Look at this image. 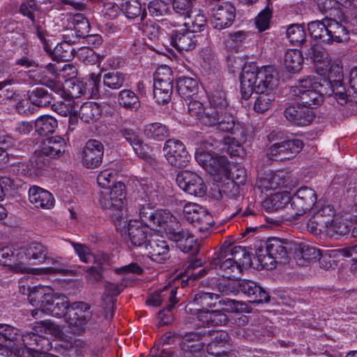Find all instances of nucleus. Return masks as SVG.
Instances as JSON below:
<instances>
[{
  "mask_svg": "<svg viewBox=\"0 0 357 357\" xmlns=\"http://www.w3.org/2000/svg\"><path fill=\"white\" fill-rule=\"evenodd\" d=\"M310 76L300 81L299 85L293 87L291 92L302 106L313 109L324 102V96H333L340 105H353L357 101L356 96L347 94L342 83L343 75L337 79Z\"/></svg>",
  "mask_w": 357,
  "mask_h": 357,
  "instance_id": "f257e3e1",
  "label": "nucleus"
},
{
  "mask_svg": "<svg viewBox=\"0 0 357 357\" xmlns=\"http://www.w3.org/2000/svg\"><path fill=\"white\" fill-rule=\"evenodd\" d=\"M241 93L244 100L249 99L255 92L257 95L254 109L257 113L268 110L275 99L273 88L278 80L272 66L260 69L255 64L245 65L240 76Z\"/></svg>",
  "mask_w": 357,
  "mask_h": 357,
  "instance_id": "f03ea898",
  "label": "nucleus"
},
{
  "mask_svg": "<svg viewBox=\"0 0 357 357\" xmlns=\"http://www.w3.org/2000/svg\"><path fill=\"white\" fill-rule=\"evenodd\" d=\"M317 196L314 190L308 187H301L290 198L288 195L276 193L271 198L274 210L285 206L289 202L291 209V217L298 219L306 212L313 209L317 203Z\"/></svg>",
  "mask_w": 357,
  "mask_h": 357,
  "instance_id": "7ed1b4c3",
  "label": "nucleus"
},
{
  "mask_svg": "<svg viewBox=\"0 0 357 357\" xmlns=\"http://www.w3.org/2000/svg\"><path fill=\"white\" fill-rule=\"evenodd\" d=\"M165 234L169 240L176 243L178 248L185 253L198 255L201 245L188 231L183 229L179 222L174 218L165 228Z\"/></svg>",
  "mask_w": 357,
  "mask_h": 357,
  "instance_id": "20e7f679",
  "label": "nucleus"
},
{
  "mask_svg": "<svg viewBox=\"0 0 357 357\" xmlns=\"http://www.w3.org/2000/svg\"><path fill=\"white\" fill-rule=\"evenodd\" d=\"M91 306L85 302H74L70 304L64 317L74 334L81 335L85 331V325L91 319Z\"/></svg>",
  "mask_w": 357,
  "mask_h": 357,
  "instance_id": "39448f33",
  "label": "nucleus"
},
{
  "mask_svg": "<svg viewBox=\"0 0 357 357\" xmlns=\"http://www.w3.org/2000/svg\"><path fill=\"white\" fill-rule=\"evenodd\" d=\"M303 142L298 139L276 142L267 150L266 156L270 160L281 161L295 157L303 149Z\"/></svg>",
  "mask_w": 357,
  "mask_h": 357,
  "instance_id": "423d86ee",
  "label": "nucleus"
},
{
  "mask_svg": "<svg viewBox=\"0 0 357 357\" xmlns=\"http://www.w3.org/2000/svg\"><path fill=\"white\" fill-rule=\"evenodd\" d=\"M163 152L169 164L177 168H183L190 163L191 156L185 146L178 139H167L163 147Z\"/></svg>",
  "mask_w": 357,
  "mask_h": 357,
  "instance_id": "0eeeda50",
  "label": "nucleus"
},
{
  "mask_svg": "<svg viewBox=\"0 0 357 357\" xmlns=\"http://www.w3.org/2000/svg\"><path fill=\"white\" fill-rule=\"evenodd\" d=\"M178 186L189 195L202 197L206 195L207 187L202 177L191 171H180L176 178Z\"/></svg>",
  "mask_w": 357,
  "mask_h": 357,
  "instance_id": "6e6552de",
  "label": "nucleus"
},
{
  "mask_svg": "<svg viewBox=\"0 0 357 357\" xmlns=\"http://www.w3.org/2000/svg\"><path fill=\"white\" fill-rule=\"evenodd\" d=\"M139 218L141 222L147 227V229H152L158 227H162L165 231L167 225L175 218L169 213L165 211H155L149 205L142 206L139 208Z\"/></svg>",
  "mask_w": 357,
  "mask_h": 357,
  "instance_id": "1a4fd4ad",
  "label": "nucleus"
},
{
  "mask_svg": "<svg viewBox=\"0 0 357 357\" xmlns=\"http://www.w3.org/2000/svg\"><path fill=\"white\" fill-rule=\"evenodd\" d=\"M236 17V8L229 2H222L211 8V24L218 30L230 26Z\"/></svg>",
  "mask_w": 357,
  "mask_h": 357,
  "instance_id": "9d476101",
  "label": "nucleus"
},
{
  "mask_svg": "<svg viewBox=\"0 0 357 357\" xmlns=\"http://www.w3.org/2000/svg\"><path fill=\"white\" fill-rule=\"evenodd\" d=\"M313 210L314 211L308 220L307 228L313 233L326 231L333 221L334 210L329 205L323 206L321 208L317 205Z\"/></svg>",
  "mask_w": 357,
  "mask_h": 357,
  "instance_id": "9b49d317",
  "label": "nucleus"
},
{
  "mask_svg": "<svg viewBox=\"0 0 357 357\" xmlns=\"http://www.w3.org/2000/svg\"><path fill=\"white\" fill-rule=\"evenodd\" d=\"M38 333L33 331L21 335V340L24 345V349L19 357H21L25 351H29L31 356L36 357L42 352L47 351L51 349L52 345L49 339L38 335Z\"/></svg>",
  "mask_w": 357,
  "mask_h": 357,
  "instance_id": "f8f14e48",
  "label": "nucleus"
},
{
  "mask_svg": "<svg viewBox=\"0 0 357 357\" xmlns=\"http://www.w3.org/2000/svg\"><path fill=\"white\" fill-rule=\"evenodd\" d=\"M104 155V145L96 139H89L82 150V164L88 169L100 166Z\"/></svg>",
  "mask_w": 357,
  "mask_h": 357,
  "instance_id": "ddd939ff",
  "label": "nucleus"
},
{
  "mask_svg": "<svg viewBox=\"0 0 357 357\" xmlns=\"http://www.w3.org/2000/svg\"><path fill=\"white\" fill-rule=\"evenodd\" d=\"M284 116L287 121L298 126H306L312 123L316 114L314 109L297 105H289L284 110Z\"/></svg>",
  "mask_w": 357,
  "mask_h": 357,
  "instance_id": "4468645a",
  "label": "nucleus"
},
{
  "mask_svg": "<svg viewBox=\"0 0 357 357\" xmlns=\"http://www.w3.org/2000/svg\"><path fill=\"white\" fill-rule=\"evenodd\" d=\"M236 290L243 294L248 301L252 303H269L270 296L268 292L256 282L241 280L237 282Z\"/></svg>",
  "mask_w": 357,
  "mask_h": 357,
  "instance_id": "2eb2a0df",
  "label": "nucleus"
},
{
  "mask_svg": "<svg viewBox=\"0 0 357 357\" xmlns=\"http://www.w3.org/2000/svg\"><path fill=\"white\" fill-rule=\"evenodd\" d=\"M328 38L330 43L333 41L341 43L349 39V32L357 33V27L354 23L344 19L342 21L338 22L335 19L327 18Z\"/></svg>",
  "mask_w": 357,
  "mask_h": 357,
  "instance_id": "dca6fc26",
  "label": "nucleus"
},
{
  "mask_svg": "<svg viewBox=\"0 0 357 357\" xmlns=\"http://www.w3.org/2000/svg\"><path fill=\"white\" fill-rule=\"evenodd\" d=\"M145 249L150 259L158 263H163L169 257L167 242L155 233L149 236Z\"/></svg>",
  "mask_w": 357,
  "mask_h": 357,
  "instance_id": "f3484780",
  "label": "nucleus"
},
{
  "mask_svg": "<svg viewBox=\"0 0 357 357\" xmlns=\"http://www.w3.org/2000/svg\"><path fill=\"white\" fill-rule=\"evenodd\" d=\"M263 246L267 254L282 262V259H287L288 253L293 252L295 242L287 239L271 238L265 241Z\"/></svg>",
  "mask_w": 357,
  "mask_h": 357,
  "instance_id": "a211bd4d",
  "label": "nucleus"
},
{
  "mask_svg": "<svg viewBox=\"0 0 357 357\" xmlns=\"http://www.w3.org/2000/svg\"><path fill=\"white\" fill-rule=\"evenodd\" d=\"M186 219L193 223L199 231H206L213 225L212 217L197 204L185 205L183 208Z\"/></svg>",
  "mask_w": 357,
  "mask_h": 357,
  "instance_id": "6ab92c4d",
  "label": "nucleus"
},
{
  "mask_svg": "<svg viewBox=\"0 0 357 357\" xmlns=\"http://www.w3.org/2000/svg\"><path fill=\"white\" fill-rule=\"evenodd\" d=\"M170 44L178 51H190L197 45L195 35L190 30H173L170 34Z\"/></svg>",
  "mask_w": 357,
  "mask_h": 357,
  "instance_id": "aec40b11",
  "label": "nucleus"
},
{
  "mask_svg": "<svg viewBox=\"0 0 357 357\" xmlns=\"http://www.w3.org/2000/svg\"><path fill=\"white\" fill-rule=\"evenodd\" d=\"M182 342L180 344L181 357H192L195 354L199 353L202 351L204 347V343L202 340L203 335L200 333H185L181 335Z\"/></svg>",
  "mask_w": 357,
  "mask_h": 357,
  "instance_id": "412c9836",
  "label": "nucleus"
},
{
  "mask_svg": "<svg viewBox=\"0 0 357 357\" xmlns=\"http://www.w3.org/2000/svg\"><path fill=\"white\" fill-rule=\"evenodd\" d=\"M219 294L200 290L192 295L189 305L196 308V312L218 307Z\"/></svg>",
  "mask_w": 357,
  "mask_h": 357,
  "instance_id": "4be33fe9",
  "label": "nucleus"
},
{
  "mask_svg": "<svg viewBox=\"0 0 357 357\" xmlns=\"http://www.w3.org/2000/svg\"><path fill=\"white\" fill-rule=\"evenodd\" d=\"M293 253L295 257L298 259H303L306 261L318 259L321 266L324 268H328L331 266L330 264L325 266L323 262L326 259L327 256H322L321 251L305 243H296L294 248Z\"/></svg>",
  "mask_w": 357,
  "mask_h": 357,
  "instance_id": "5701e85b",
  "label": "nucleus"
},
{
  "mask_svg": "<svg viewBox=\"0 0 357 357\" xmlns=\"http://www.w3.org/2000/svg\"><path fill=\"white\" fill-rule=\"evenodd\" d=\"M198 321L206 327L225 326L229 322V317L219 310L198 311L195 313Z\"/></svg>",
  "mask_w": 357,
  "mask_h": 357,
  "instance_id": "b1692460",
  "label": "nucleus"
},
{
  "mask_svg": "<svg viewBox=\"0 0 357 357\" xmlns=\"http://www.w3.org/2000/svg\"><path fill=\"white\" fill-rule=\"evenodd\" d=\"M153 234L149 233L147 227L141 222L130 220L128 225V235L131 244L135 247H140L147 243L149 236Z\"/></svg>",
  "mask_w": 357,
  "mask_h": 357,
  "instance_id": "393cba45",
  "label": "nucleus"
},
{
  "mask_svg": "<svg viewBox=\"0 0 357 357\" xmlns=\"http://www.w3.org/2000/svg\"><path fill=\"white\" fill-rule=\"evenodd\" d=\"M68 29L66 33H70L71 38L76 40L78 38H84L90 31L89 20L82 13H76L68 20Z\"/></svg>",
  "mask_w": 357,
  "mask_h": 357,
  "instance_id": "a878e982",
  "label": "nucleus"
},
{
  "mask_svg": "<svg viewBox=\"0 0 357 357\" xmlns=\"http://www.w3.org/2000/svg\"><path fill=\"white\" fill-rule=\"evenodd\" d=\"M63 37L65 40L59 43L52 50V59L54 61H69L74 58L76 53L75 49L72 45L76 40L71 38L70 33H65Z\"/></svg>",
  "mask_w": 357,
  "mask_h": 357,
  "instance_id": "bb28decb",
  "label": "nucleus"
},
{
  "mask_svg": "<svg viewBox=\"0 0 357 357\" xmlns=\"http://www.w3.org/2000/svg\"><path fill=\"white\" fill-rule=\"evenodd\" d=\"M69 301L63 294L54 293L50 295V298L45 305L43 312L56 317H63L69 307Z\"/></svg>",
  "mask_w": 357,
  "mask_h": 357,
  "instance_id": "cd10ccee",
  "label": "nucleus"
},
{
  "mask_svg": "<svg viewBox=\"0 0 357 357\" xmlns=\"http://www.w3.org/2000/svg\"><path fill=\"white\" fill-rule=\"evenodd\" d=\"M66 143L60 136H55L46 139L39 146L42 153L49 158L60 157L66 151Z\"/></svg>",
  "mask_w": 357,
  "mask_h": 357,
  "instance_id": "c85d7f7f",
  "label": "nucleus"
},
{
  "mask_svg": "<svg viewBox=\"0 0 357 357\" xmlns=\"http://www.w3.org/2000/svg\"><path fill=\"white\" fill-rule=\"evenodd\" d=\"M229 168L230 163L226 156L214 155L204 169L215 176V181H220L222 176L227 177Z\"/></svg>",
  "mask_w": 357,
  "mask_h": 357,
  "instance_id": "c756f323",
  "label": "nucleus"
},
{
  "mask_svg": "<svg viewBox=\"0 0 357 357\" xmlns=\"http://www.w3.org/2000/svg\"><path fill=\"white\" fill-rule=\"evenodd\" d=\"M29 199L36 208H50L54 203L52 195L47 190L38 186L30 188Z\"/></svg>",
  "mask_w": 357,
  "mask_h": 357,
  "instance_id": "7c9ffc66",
  "label": "nucleus"
},
{
  "mask_svg": "<svg viewBox=\"0 0 357 357\" xmlns=\"http://www.w3.org/2000/svg\"><path fill=\"white\" fill-rule=\"evenodd\" d=\"M230 337L225 331L216 333L213 340L208 344L207 351L215 356H222L227 353L230 348Z\"/></svg>",
  "mask_w": 357,
  "mask_h": 357,
  "instance_id": "2f4dec72",
  "label": "nucleus"
},
{
  "mask_svg": "<svg viewBox=\"0 0 357 357\" xmlns=\"http://www.w3.org/2000/svg\"><path fill=\"white\" fill-rule=\"evenodd\" d=\"M183 287L173 288L170 290L169 295L168 296V304L167 305L166 307L163 308L158 314L159 324L160 326L168 325L173 321L174 317L171 310L178 302V298H177L178 292L183 295Z\"/></svg>",
  "mask_w": 357,
  "mask_h": 357,
  "instance_id": "473e14b6",
  "label": "nucleus"
},
{
  "mask_svg": "<svg viewBox=\"0 0 357 357\" xmlns=\"http://www.w3.org/2000/svg\"><path fill=\"white\" fill-rule=\"evenodd\" d=\"M53 289L47 287L34 286L29 295V303L34 307H38L41 312L50 301Z\"/></svg>",
  "mask_w": 357,
  "mask_h": 357,
  "instance_id": "72a5a7b5",
  "label": "nucleus"
},
{
  "mask_svg": "<svg viewBox=\"0 0 357 357\" xmlns=\"http://www.w3.org/2000/svg\"><path fill=\"white\" fill-rule=\"evenodd\" d=\"M145 137L152 141H164L170 135V131L167 126L159 122L146 124L144 128Z\"/></svg>",
  "mask_w": 357,
  "mask_h": 357,
  "instance_id": "f704fd0d",
  "label": "nucleus"
},
{
  "mask_svg": "<svg viewBox=\"0 0 357 357\" xmlns=\"http://www.w3.org/2000/svg\"><path fill=\"white\" fill-rule=\"evenodd\" d=\"M303 53L298 50H288L284 56V65L286 70L291 73H298L303 68Z\"/></svg>",
  "mask_w": 357,
  "mask_h": 357,
  "instance_id": "c9c22d12",
  "label": "nucleus"
},
{
  "mask_svg": "<svg viewBox=\"0 0 357 357\" xmlns=\"http://www.w3.org/2000/svg\"><path fill=\"white\" fill-rule=\"evenodd\" d=\"M198 82L192 77H181L177 79L176 91L183 99H189L198 92Z\"/></svg>",
  "mask_w": 357,
  "mask_h": 357,
  "instance_id": "e433bc0d",
  "label": "nucleus"
},
{
  "mask_svg": "<svg viewBox=\"0 0 357 357\" xmlns=\"http://www.w3.org/2000/svg\"><path fill=\"white\" fill-rule=\"evenodd\" d=\"M118 104L126 110L137 111L140 101L137 94L130 89H123L117 93Z\"/></svg>",
  "mask_w": 357,
  "mask_h": 357,
  "instance_id": "4c0bfd02",
  "label": "nucleus"
},
{
  "mask_svg": "<svg viewBox=\"0 0 357 357\" xmlns=\"http://www.w3.org/2000/svg\"><path fill=\"white\" fill-rule=\"evenodd\" d=\"M27 96L30 102L38 107H47L54 99L52 94L43 87H36L29 91Z\"/></svg>",
  "mask_w": 357,
  "mask_h": 357,
  "instance_id": "58836bf2",
  "label": "nucleus"
},
{
  "mask_svg": "<svg viewBox=\"0 0 357 357\" xmlns=\"http://www.w3.org/2000/svg\"><path fill=\"white\" fill-rule=\"evenodd\" d=\"M220 307L223 312L230 313H243L250 312V307L248 305L242 301H238L230 298H223L219 295L218 307Z\"/></svg>",
  "mask_w": 357,
  "mask_h": 357,
  "instance_id": "ea45409f",
  "label": "nucleus"
},
{
  "mask_svg": "<svg viewBox=\"0 0 357 357\" xmlns=\"http://www.w3.org/2000/svg\"><path fill=\"white\" fill-rule=\"evenodd\" d=\"M102 114L100 105L96 102L84 103L79 109V116L85 123L93 122L100 119Z\"/></svg>",
  "mask_w": 357,
  "mask_h": 357,
  "instance_id": "a19ab883",
  "label": "nucleus"
},
{
  "mask_svg": "<svg viewBox=\"0 0 357 357\" xmlns=\"http://www.w3.org/2000/svg\"><path fill=\"white\" fill-rule=\"evenodd\" d=\"M58 126L57 120L50 115L39 116L35 121L36 131L40 135L52 134Z\"/></svg>",
  "mask_w": 357,
  "mask_h": 357,
  "instance_id": "79ce46f5",
  "label": "nucleus"
},
{
  "mask_svg": "<svg viewBox=\"0 0 357 357\" xmlns=\"http://www.w3.org/2000/svg\"><path fill=\"white\" fill-rule=\"evenodd\" d=\"M328 24L327 18L322 21H313L307 24V30L312 38L314 39L321 40L322 42L330 43V38H328V29L326 24Z\"/></svg>",
  "mask_w": 357,
  "mask_h": 357,
  "instance_id": "37998d69",
  "label": "nucleus"
},
{
  "mask_svg": "<svg viewBox=\"0 0 357 357\" xmlns=\"http://www.w3.org/2000/svg\"><path fill=\"white\" fill-rule=\"evenodd\" d=\"M121 10L128 18L140 17L142 21L146 17V11L142 9V5L137 0H128L121 5Z\"/></svg>",
  "mask_w": 357,
  "mask_h": 357,
  "instance_id": "c03bdc74",
  "label": "nucleus"
},
{
  "mask_svg": "<svg viewBox=\"0 0 357 357\" xmlns=\"http://www.w3.org/2000/svg\"><path fill=\"white\" fill-rule=\"evenodd\" d=\"M147 9L151 16L157 21H162L171 14L169 7L162 0H153L148 3Z\"/></svg>",
  "mask_w": 357,
  "mask_h": 357,
  "instance_id": "a18cd8bd",
  "label": "nucleus"
},
{
  "mask_svg": "<svg viewBox=\"0 0 357 357\" xmlns=\"http://www.w3.org/2000/svg\"><path fill=\"white\" fill-rule=\"evenodd\" d=\"M126 82V75L119 71H110L102 75L104 86L112 89L119 90Z\"/></svg>",
  "mask_w": 357,
  "mask_h": 357,
  "instance_id": "49530a36",
  "label": "nucleus"
},
{
  "mask_svg": "<svg viewBox=\"0 0 357 357\" xmlns=\"http://www.w3.org/2000/svg\"><path fill=\"white\" fill-rule=\"evenodd\" d=\"M219 266L222 272L221 275L227 279H231L236 277V274L240 272L241 262L236 261L231 258H225L216 266Z\"/></svg>",
  "mask_w": 357,
  "mask_h": 357,
  "instance_id": "de8ad7c7",
  "label": "nucleus"
},
{
  "mask_svg": "<svg viewBox=\"0 0 357 357\" xmlns=\"http://www.w3.org/2000/svg\"><path fill=\"white\" fill-rule=\"evenodd\" d=\"M287 37L292 44L304 45L306 43V33L303 24H293L287 29Z\"/></svg>",
  "mask_w": 357,
  "mask_h": 357,
  "instance_id": "09e8293b",
  "label": "nucleus"
},
{
  "mask_svg": "<svg viewBox=\"0 0 357 357\" xmlns=\"http://www.w3.org/2000/svg\"><path fill=\"white\" fill-rule=\"evenodd\" d=\"M209 106L215 109L225 110L227 108L228 102L222 87L219 84L218 88L210 92L208 95Z\"/></svg>",
  "mask_w": 357,
  "mask_h": 357,
  "instance_id": "8fccbe9b",
  "label": "nucleus"
},
{
  "mask_svg": "<svg viewBox=\"0 0 357 357\" xmlns=\"http://www.w3.org/2000/svg\"><path fill=\"white\" fill-rule=\"evenodd\" d=\"M26 255L28 259L37 261L39 263H43L48 259L47 248L37 242H33L28 245Z\"/></svg>",
  "mask_w": 357,
  "mask_h": 357,
  "instance_id": "3c124183",
  "label": "nucleus"
},
{
  "mask_svg": "<svg viewBox=\"0 0 357 357\" xmlns=\"http://www.w3.org/2000/svg\"><path fill=\"white\" fill-rule=\"evenodd\" d=\"M280 176L278 174H267L257 180L255 187L259 188L261 192L265 190H275L280 185Z\"/></svg>",
  "mask_w": 357,
  "mask_h": 357,
  "instance_id": "603ef678",
  "label": "nucleus"
},
{
  "mask_svg": "<svg viewBox=\"0 0 357 357\" xmlns=\"http://www.w3.org/2000/svg\"><path fill=\"white\" fill-rule=\"evenodd\" d=\"M20 337L21 335L17 328L7 324H0V340L5 342L8 347H13Z\"/></svg>",
  "mask_w": 357,
  "mask_h": 357,
  "instance_id": "864d4df0",
  "label": "nucleus"
},
{
  "mask_svg": "<svg viewBox=\"0 0 357 357\" xmlns=\"http://www.w3.org/2000/svg\"><path fill=\"white\" fill-rule=\"evenodd\" d=\"M126 186L122 182H116L111 188H109L110 197L114 202V210L121 211L123 206V200L126 197Z\"/></svg>",
  "mask_w": 357,
  "mask_h": 357,
  "instance_id": "5fc2aeb1",
  "label": "nucleus"
},
{
  "mask_svg": "<svg viewBox=\"0 0 357 357\" xmlns=\"http://www.w3.org/2000/svg\"><path fill=\"white\" fill-rule=\"evenodd\" d=\"M223 114V110L217 109L208 106L206 107L204 114L200 118V122L207 127L216 126Z\"/></svg>",
  "mask_w": 357,
  "mask_h": 357,
  "instance_id": "6e6d98bb",
  "label": "nucleus"
},
{
  "mask_svg": "<svg viewBox=\"0 0 357 357\" xmlns=\"http://www.w3.org/2000/svg\"><path fill=\"white\" fill-rule=\"evenodd\" d=\"M307 59L310 58L314 62H321L327 57V53L323 47L319 44L308 46L306 44L302 47Z\"/></svg>",
  "mask_w": 357,
  "mask_h": 357,
  "instance_id": "4d7b16f0",
  "label": "nucleus"
},
{
  "mask_svg": "<svg viewBox=\"0 0 357 357\" xmlns=\"http://www.w3.org/2000/svg\"><path fill=\"white\" fill-rule=\"evenodd\" d=\"M172 8L178 15L184 17L185 19L190 18L192 9V0H172Z\"/></svg>",
  "mask_w": 357,
  "mask_h": 357,
  "instance_id": "13d9d810",
  "label": "nucleus"
},
{
  "mask_svg": "<svg viewBox=\"0 0 357 357\" xmlns=\"http://www.w3.org/2000/svg\"><path fill=\"white\" fill-rule=\"evenodd\" d=\"M47 261L52 266L41 269L44 274H61L66 275L68 270L66 268L64 263L61 261V258L48 257Z\"/></svg>",
  "mask_w": 357,
  "mask_h": 357,
  "instance_id": "bf43d9fd",
  "label": "nucleus"
},
{
  "mask_svg": "<svg viewBox=\"0 0 357 357\" xmlns=\"http://www.w3.org/2000/svg\"><path fill=\"white\" fill-rule=\"evenodd\" d=\"M33 331L40 333H48L55 336L59 335L61 333V327L50 320H45L38 323V325L33 328Z\"/></svg>",
  "mask_w": 357,
  "mask_h": 357,
  "instance_id": "052dcab7",
  "label": "nucleus"
},
{
  "mask_svg": "<svg viewBox=\"0 0 357 357\" xmlns=\"http://www.w3.org/2000/svg\"><path fill=\"white\" fill-rule=\"evenodd\" d=\"M118 134L123 137L131 146L139 142L141 137L137 129L121 126L119 128Z\"/></svg>",
  "mask_w": 357,
  "mask_h": 357,
  "instance_id": "680f3d73",
  "label": "nucleus"
},
{
  "mask_svg": "<svg viewBox=\"0 0 357 357\" xmlns=\"http://www.w3.org/2000/svg\"><path fill=\"white\" fill-rule=\"evenodd\" d=\"M30 166L36 170L45 169L48 166L50 158L45 154L42 153L40 149L35 151L33 155L29 160Z\"/></svg>",
  "mask_w": 357,
  "mask_h": 357,
  "instance_id": "e2e57ef3",
  "label": "nucleus"
},
{
  "mask_svg": "<svg viewBox=\"0 0 357 357\" xmlns=\"http://www.w3.org/2000/svg\"><path fill=\"white\" fill-rule=\"evenodd\" d=\"M185 26L193 33L202 32L206 27V17L203 14H197L190 22H185Z\"/></svg>",
  "mask_w": 357,
  "mask_h": 357,
  "instance_id": "0e129e2a",
  "label": "nucleus"
},
{
  "mask_svg": "<svg viewBox=\"0 0 357 357\" xmlns=\"http://www.w3.org/2000/svg\"><path fill=\"white\" fill-rule=\"evenodd\" d=\"M271 17L272 10L268 7L258 14L255 18V24L259 31H264L269 28Z\"/></svg>",
  "mask_w": 357,
  "mask_h": 357,
  "instance_id": "69168bd1",
  "label": "nucleus"
},
{
  "mask_svg": "<svg viewBox=\"0 0 357 357\" xmlns=\"http://www.w3.org/2000/svg\"><path fill=\"white\" fill-rule=\"evenodd\" d=\"M257 257L261 265L267 269L275 267L277 261H280V259H276L267 254L262 245L257 250Z\"/></svg>",
  "mask_w": 357,
  "mask_h": 357,
  "instance_id": "338daca9",
  "label": "nucleus"
},
{
  "mask_svg": "<svg viewBox=\"0 0 357 357\" xmlns=\"http://www.w3.org/2000/svg\"><path fill=\"white\" fill-rule=\"evenodd\" d=\"M154 82H173L174 77L172 69L162 65L157 68L153 75Z\"/></svg>",
  "mask_w": 357,
  "mask_h": 357,
  "instance_id": "774afa93",
  "label": "nucleus"
}]
</instances>
